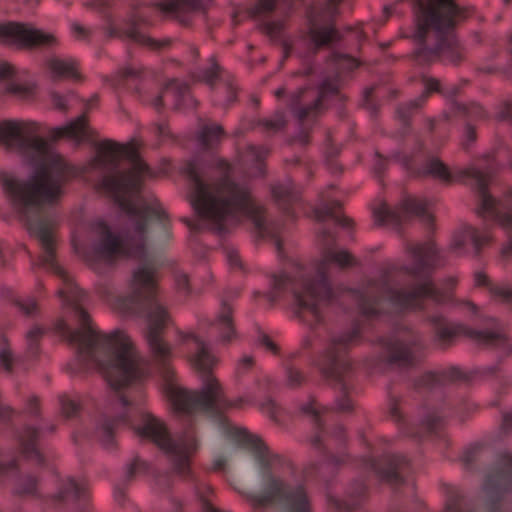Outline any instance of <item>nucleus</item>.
<instances>
[{"label":"nucleus","mask_w":512,"mask_h":512,"mask_svg":"<svg viewBox=\"0 0 512 512\" xmlns=\"http://www.w3.org/2000/svg\"><path fill=\"white\" fill-rule=\"evenodd\" d=\"M106 36L109 39L112 38H120V39H129L132 42L147 47L152 51H159L162 49L169 48L172 45V40L170 38H165L162 40H156L148 35L141 33L136 27H131L125 31H120L113 27L112 25L106 28Z\"/></svg>","instance_id":"17"},{"label":"nucleus","mask_w":512,"mask_h":512,"mask_svg":"<svg viewBox=\"0 0 512 512\" xmlns=\"http://www.w3.org/2000/svg\"><path fill=\"white\" fill-rule=\"evenodd\" d=\"M333 292L325 279H321L316 283L308 285L303 293H296V301L299 306L297 314L305 318V313H310L312 317L318 321L319 313L317 304L330 301Z\"/></svg>","instance_id":"14"},{"label":"nucleus","mask_w":512,"mask_h":512,"mask_svg":"<svg viewBox=\"0 0 512 512\" xmlns=\"http://www.w3.org/2000/svg\"><path fill=\"white\" fill-rule=\"evenodd\" d=\"M16 306L26 316H34L38 313L39 307L34 298L15 301Z\"/></svg>","instance_id":"49"},{"label":"nucleus","mask_w":512,"mask_h":512,"mask_svg":"<svg viewBox=\"0 0 512 512\" xmlns=\"http://www.w3.org/2000/svg\"><path fill=\"white\" fill-rule=\"evenodd\" d=\"M302 410H303L304 413L311 415L313 417V419L315 420V422L319 424L320 411L315 409L311 404L307 405V406H304L302 408Z\"/></svg>","instance_id":"64"},{"label":"nucleus","mask_w":512,"mask_h":512,"mask_svg":"<svg viewBox=\"0 0 512 512\" xmlns=\"http://www.w3.org/2000/svg\"><path fill=\"white\" fill-rule=\"evenodd\" d=\"M341 204L338 201H334L330 203L328 206L322 209H316L314 211L315 218L318 221H324L327 218L334 219L335 223L341 226H349L351 220L347 217L341 216L338 212L340 210Z\"/></svg>","instance_id":"35"},{"label":"nucleus","mask_w":512,"mask_h":512,"mask_svg":"<svg viewBox=\"0 0 512 512\" xmlns=\"http://www.w3.org/2000/svg\"><path fill=\"white\" fill-rule=\"evenodd\" d=\"M351 297H353L358 302L360 311L363 315L372 316L378 312L375 303H370L369 300L366 299V297L363 295L353 293Z\"/></svg>","instance_id":"47"},{"label":"nucleus","mask_w":512,"mask_h":512,"mask_svg":"<svg viewBox=\"0 0 512 512\" xmlns=\"http://www.w3.org/2000/svg\"><path fill=\"white\" fill-rule=\"evenodd\" d=\"M489 291L493 297L498 298L503 302H512V288L490 286Z\"/></svg>","instance_id":"50"},{"label":"nucleus","mask_w":512,"mask_h":512,"mask_svg":"<svg viewBox=\"0 0 512 512\" xmlns=\"http://www.w3.org/2000/svg\"><path fill=\"white\" fill-rule=\"evenodd\" d=\"M248 402V400L244 397H238L236 398L235 400H229L227 397H226V403L227 405H223L222 408H221V413L222 412H225V411H228L230 409H233V408H242L244 406V404H246Z\"/></svg>","instance_id":"57"},{"label":"nucleus","mask_w":512,"mask_h":512,"mask_svg":"<svg viewBox=\"0 0 512 512\" xmlns=\"http://www.w3.org/2000/svg\"><path fill=\"white\" fill-rule=\"evenodd\" d=\"M215 168L220 177L205 183L193 163H188L185 173L189 180L190 202L196 213L215 223L223 222L228 216L241 212L248 216L261 233L265 230L266 209L258 204L248 186L231 178L233 168L225 159H217Z\"/></svg>","instance_id":"2"},{"label":"nucleus","mask_w":512,"mask_h":512,"mask_svg":"<svg viewBox=\"0 0 512 512\" xmlns=\"http://www.w3.org/2000/svg\"><path fill=\"white\" fill-rule=\"evenodd\" d=\"M478 451L476 449L468 450L463 457L465 465H470L472 462L477 460Z\"/></svg>","instance_id":"63"},{"label":"nucleus","mask_w":512,"mask_h":512,"mask_svg":"<svg viewBox=\"0 0 512 512\" xmlns=\"http://www.w3.org/2000/svg\"><path fill=\"white\" fill-rule=\"evenodd\" d=\"M423 175H429L444 183L452 182V175L448 167L438 158H433L427 162Z\"/></svg>","instance_id":"37"},{"label":"nucleus","mask_w":512,"mask_h":512,"mask_svg":"<svg viewBox=\"0 0 512 512\" xmlns=\"http://www.w3.org/2000/svg\"><path fill=\"white\" fill-rule=\"evenodd\" d=\"M498 221L502 227L511 230L510 241L501 250V255L504 258L509 257L512 254V214H502L498 216Z\"/></svg>","instance_id":"44"},{"label":"nucleus","mask_w":512,"mask_h":512,"mask_svg":"<svg viewBox=\"0 0 512 512\" xmlns=\"http://www.w3.org/2000/svg\"><path fill=\"white\" fill-rule=\"evenodd\" d=\"M131 298L135 301H150L156 299L159 293V273L153 264L137 267L129 282Z\"/></svg>","instance_id":"12"},{"label":"nucleus","mask_w":512,"mask_h":512,"mask_svg":"<svg viewBox=\"0 0 512 512\" xmlns=\"http://www.w3.org/2000/svg\"><path fill=\"white\" fill-rule=\"evenodd\" d=\"M255 457L261 469L262 494L250 498L253 507H266L285 498L291 512H311L306 491L302 486L287 494L285 483L270 472V467L278 459L277 455L271 454L268 448L261 444L256 447Z\"/></svg>","instance_id":"6"},{"label":"nucleus","mask_w":512,"mask_h":512,"mask_svg":"<svg viewBox=\"0 0 512 512\" xmlns=\"http://www.w3.org/2000/svg\"><path fill=\"white\" fill-rule=\"evenodd\" d=\"M37 437L38 431L35 428H25L20 438L21 451L26 458L35 461L37 464H43L44 457L35 446Z\"/></svg>","instance_id":"29"},{"label":"nucleus","mask_w":512,"mask_h":512,"mask_svg":"<svg viewBox=\"0 0 512 512\" xmlns=\"http://www.w3.org/2000/svg\"><path fill=\"white\" fill-rule=\"evenodd\" d=\"M304 376L301 371L295 368L288 369V384L291 387L300 386L304 382Z\"/></svg>","instance_id":"54"},{"label":"nucleus","mask_w":512,"mask_h":512,"mask_svg":"<svg viewBox=\"0 0 512 512\" xmlns=\"http://www.w3.org/2000/svg\"><path fill=\"white\" fill-rule=\"evenodd\" d=\"M164 331H147L146 339L154 358L164 362L171 357V347L163 338Z\"/></svg>","instance_id":"30"},{"label":"nucleus","mask_w":512,"mask_h":512,"mask_svg":"<svg viewBox=\"0 0 512 512\" xmlns=\"http://www.w3.org/2000/svg\"><path fill=\"white\" fill-rule=\"evenodd\" d=\"M272 196L275 200H285L290 197L291 190L284 185H274L271 188Z\"/></svg>","instance_id":"56"},{"label":"nucleus","mask_w":512,"mask_h":512,"mask_svg":"<svg viewBox=\"0 0 512 512\" xmlns=\"http://www.w3.org/2000/svg\"><path fill=\"white\" fill-rule=\"evenodd\" d=\"M143 421V426L137 428L136 433L151 440L162 451H172L174 442L165 423L152 415H146Z\"/></svg>","instance_id":"16"},{"label":"nucleus","mask_w":512,"mask_h":512,"mask_svg":"<svg viewBox=\"0 0 512 512\" xmlns=\"http://www.w3.org/2000/svg\"><path fill=\"white\" fill-rule=\"evenodd\" d=\"M1 341L3 347L0 350V364L4 367L6 371L11 372L13 365V353L9 347L7 338L2 337Z\"/></svg>","instance_id":"46"},{"label":"nucleus","mask_w":512,"mask_h":512,"mask_svg":"<svg viewBox=\"0 0 512 512\" xmlns=\"http://www.w3.org/2000/svg\"><path fill=\"white\" fill-rule=\"evenodd\" d=\"M306 93V90H300L292 98L291 109L295 112L299 121H304L306 118L316 115L323 103L324 93L321 92L311 104L299 107Z\"/></svg>","instance_id":"27"},{"label":"nucleus","mask_w":512,"mask_h":512,"mask_svg":"<svg viewBox=\"0 0 512 512\" xmlns=\"http://www.w3.org/2000/svg\"><path fill=\"white\" fill-rule=\"evenodd\" d=\"M407 250L417 264V267L410 271L412 274L419 273L424 267L426 261L435 254V246L432 242L425 244H410L407 246Z\"/></svg>","instance_id":"32"},{"label":"nucleus","mask_w":512,"mask_h":512,"mask_svg":"<svg viewBox=\"0 0 512 512\" xmlns=\"http://www.w3.org/2000/svg\"><path fill=\"white\" fill-rule=\"evenodd\" d=\"M37 482L33 477H26L19 486V493L33 494L36 491Z\"/></svg>","instance_id":"55"},{"label":"nucleus","mask_w":512,"mask_h":512,"mask_svg":"<svg viewBox=\"0 0 512 512\" xmlns=\"http://www.w3.org/2000/svg\"><path fill=\"white\" fill-rule=\"evenodd\" d=\"M265 133L275 134L283 131L287 126V119L284 112H276L271 118L262 119L258 122Z\"/></svg>","instance_id":"38"},{"label":"nucleus","mask_w":512,"mask_h":512,"mask_svg":"<svg viewBox=\"0 0 512 512\" xmlns=\"http://www.w3.org/2000/svg\"><path fill=\"white\" fill-rule=\"evenodd\" d=\"M24 146L43 155L42 163L26 181H20L8 173L1 172V186L17 210L20 220L30 234L41 242L44 249L43 263L50 265L51 270L66 283V288L59 290V296H75L81 299L84 293L70 282L67 273L55 262V239L51 225L31 220V216L39 219L42 206L53 205L61 198L62 187L67 181V165L60 155L49 151L47 141L41 137H25Z\"/></svg>","instance_id":"1"},{"label":"nucleus","mask_w":512,"mask_h":512,"mask_svg":"<svg viewBox=\"0 0 512 512\" xmlns=\"http://www.w3.org/2000/svg\"><path fill=\"white\" fill-rule=\"evenodd\" d=\"M224 135L225 132L222 126L216 124L206 125L202 127L198 138L201 145L204 148L209 149L217 146Z\"/></svg>","instance_id":"33"},{"label":"nucleus","mask_w":512,"mask_h":512,"mask_svg":"<svg viewBox=\"0 0 512 512\" xmlns=\"http://www.w3.org/2000/svg\"><path fill=\"white\" fill-rule=\"evenodd\" d=\"M464 174L473 178L476 182V187L481 199L480 207L477 210L478 215L482 216L486 212H493L496 206V200L487 191L489 177L477 169H467L464 171Z\"/></svg>","instance_id":"21"},{"label":"nucleus","mask_w":512,"mask_h":512,"mask_svg":"<svg viewBox=\"0 0 512 512\" xmlns=\"http://www.w3.org/2000/svg\"><path fill=\"white\" fill-rule=\"evenodd\" d=\"M88 134V118L85 114L80 115L69 124L57 128L54 131V138L69 137L77 141H81L87 137Z\"/></svg>","instance_id":"25"},{"label":"nucleus","mask_w":512,"mask_h":512,"mask_svg":"<svg viewBox=\"0 0 512 512\" xmlns=\"http://www.w3.org/2000/svg\"><path fill=\"white\" fill-rule=\"evenodd\" d=\"M141 74H142V70L141 69H135V68L130 67V66H127V67L123 68L120 71V75L123 78H129V77L136 78V77H139Z\"/></svg>","instance_id":"61"},{"label":"nucleus","mask_w":512,"mask_h":512,"mask_svg":"<svg viewBox=\"0 0 512 512\" xmlns=\"http://www.w3.org/2000/svg\"><path fill=\"white\" fill-rule=\"evenodd\" d=\"M47 68L52 73L54 79L72 78L80 79V73L73 61H66L59 58H51L46 62Z\"/></svg>","instance_id":"31"},{"label":"nucleus","mask_w":512,"mask_h":512,"mask_svg":"<svg viewBox=\"0 0 512 512\" xmlns=\"http://www.w3.org/2000/svg\"><path fill=\"white\" fill-rule=\"evenodd\" d=\"M377 225L398 226L408 222L413 216L422 217L428 223H433L432 215L426 213V203L414 197H405L395 209L391 210L385 203L373 210Z\"/></svg>","instance_id":"10"},{"label":"nucleus","mask_w":512,"mask_h":512,"mask_svg":"<svg viewBox=\"0 0 512 512\" xmlns=\"http://www.w3.org/2000/svg\"><path fill=\"white\" fill-rule=\"evenodd\" d=\"M277 0H258L256 4L247 10L250 17H257L271 13L276 5Z\"/></svg>","instance_id":"43"},{"label":"nucleus","mask_w":512,"mask_h":512,"mask_svg":"<svg viewBox=\"0 0 512 512\" xmlns=\"http://www.w3.org/2000/svg\"><path fill=\"white\" fill-rule=\"evenodd\" d=\"M6 91L8 93L24 97L32 93L33 87L21 84H10L7 86Z\"/></svg>","instance_id":"52"},{"label":"nucleus","mask_w":512,"mask_h":512,"mask_svg":"<svg viewBox=\"0 0 512 512\" xmlns=\"http://www.w3.org/2000/svg\"><path fill=\"white\" fill-rule=\"evenodd\" d=\"M464 335L482 345H503L508 341L506 334L494 331H476L463 325L456 324L451 326L439 327L436 331V337L439 343L446 347L454 338Z\"/></svg>","instance_id":"13"},{"label":"nucleus","mask_w":512,"mask_h":512,"mask_svg":"<svg viewBox=\"0 0 512 512\" xmlns=\"http://www.w3.org/2000/svg\"><path fill=\"white\" fill-rule=\"evenodd\" d=\"M15 413V410L11 406L3 404L0 401V421L8 422L12 420Z\"/></svg>","instance_id":"58"},{"label":"nucleus","mask_w":512,"mask_h":512,"mask_svg":"<svg viewBox=\"0 0 512 512\" xmlns=\"http://www.w3.org/2000/svg\"><path fill=\"white\" fill-rule=\"evenodd\" d=\"M81 410V406L78 402L68 398H61V411L64 417L73 418L76 417Z\"/></svg>","instance_id":"45"},{"label":"nucleus","mask_w":512,"mask_h":512,"mask_svg":"<svg viewBox=\"0 0 512 512\" xmlns=\"http://www.w3.org/2000/svg\"><path fill=\"white\" fill-rule=\"evenodd\" d=\"M164 452L167 455H169L170 460L174 466V469L178 474H180L182 476H186L189 474V471H190L189 456L183 447L174 443L172 451H164Z\"/></svg>","instance_id":"34"},{"label":"nucleus","mask_w":512,"mask_h":512,"mask_svg":"<svg viewBox=\"0 0 512 512\" xmlns=\"http://www.w3.org/2000/svg\"><path fill=\"white\" fill-rule=\"evenodd\" d=\"M221 66L218 64L215 57L210 58V67L202 72L198 77V81L205 82L210 86H214L215 82L219 79L221 74Z\"/></svg>","instance_id":"41"},{"label":"nucleus","mask_w":512,"mask_h":512,"mask_svg":"<svg viewBox=\"0 0 512 512\" xmlns=\"http://www.w3.org/2000/svg\"><path fill=\"white\" fill-rule=\"evenodd\" d=\"M0 38L3 44H15L18 48L27 50L51 48L58 44L54 34L16 22L0 24Z\"/></svg>","instance_id":"9"},{"label":"nucleus","mask_w":512,"mask_h":512,"mask_svg":"<svg viewBox=\"0 0 512 512\" xmlns=\"http://www.w3.org/2000/svg\"><path fill=\"white\" fill-rule=\"evenodd\" d=\"M177 290L185 293L186 295L190 294V281L189 277L184 273H178L175 278Z\"/></svg>","instance_id":"53"},{"label":"nucleus","mask_w":512,"mask_h":512,"mask_svg":"<svg viewBox=\"0 0 512 512\" xmlns=\"http://www.w3.org/2000/svg\"><path fill=\"white\" fill-rule=\"evenodd\" d=\"M14 74L15 69L11 64L7 62L0 64V81L10 79L14 76Z\"/></svg>","instance_id":"59"},{"label":"nucleus","mask_w":512,"mask_h":512,"mask_svg":"<svg viewBox=\"0 0 512 512\" xmlns=\"http://www.w3.org/2000/svg\"><path fill=\"white\" fill-rule=\"evenodd\" d=\"M216 324L220 330V337L223 342L229 343L236 338L237 333L233 321V308L227 302H222Z\"/></svg>","instance_id":"24"},{"label":"nucleus","mask_w":512,"mask_h":512,"mask_svg":"<svg viewBox=\"0 0 512 512\" xmlns=\"http://www.w3.org/2000/svg\"><path fill=\"white\" fill-rule=\"evenodd\" d=\"M186 338L192 339L197 345V351L191 357L190 362L200 378L202 379L207 374H214L213 370L218 364V359L211 353L206 343L194 334H189Z\"/></svg>","instance_id":"19"},{"label":"nucleus","mask_w":512,"mask_h":512,"mask_svg":"<svg viewBox=\"0 0 512 512\" xmlns=\"http://www.w3.org/2000/svg\"><path fill=\"white\" fill-rule=\"evenodd\" d=\"M330 506L333 510L336 512H346V511H352L354 507H348L346 505H342L339 501L329 497L328 498Z\"/></svg>","instance_id":"62"},{"label":"nucleus","mask_w":512,"mask_h":512,"mask_svg":"<svg viewBox=\"0 0 512 512\" xmlns=\"http://www.w3.org/2000/svg\"><path fill=\"white\" fill-rule=\"evenodd\" d=\"M260 343L265 346L268 350L276 354L278 352L277 345L272 341V339L267 334H262L259 339Z\"/></svg>","instance_id":"60"},{"label":"nucleus","mask_w":512,"mask_h":512,"mask_svg":"<svg viewBox=\"0 0 512 512\" xmlns=\"http://www.w3.org/2000/svg\"><path fill=\"white\" fill-rule=\"evenodd\" d=\"M25 413L36 418L40 417L41 403L37 396H31L28 398Z\"/></svg>","instance_id":"51"},{"label":"nucleus","mask_w":512,"mask_h":512,"mask_svg":"<svg viewBox=\"0 0 512 512\" xmlns=\"http://www.w3.org/2000/svg\"><path fill=\"white\" fill-rule=\"evenodd\" d=\"M120 161L118 143L113 141H103L97 147V153L93 160L96 167H106L108 165L117 166Z\"/></svg>","instance_id":"28"},{"label":"nucleus","mask_w":512,"mask_h":512,"mask_svg":"<svg viewBox=\"0 0 512 512\" xmlns=\"http://www.w3.org/2000/svg\"><path fill=\"white\" fill-rule=\"evenodd\" d=\"M164 91H171L176 97L182 98L189 92V85L176 79L167 82L163 88Z\"/></svg>","instance_id":"48"},{"label":"nucleus","mask_w":512,"mask_h":512,"mask_svg":"<svg viewBox=\"0 0 512 512\" xmlns=\"http://www.w3.org/2000/svg\"><path fill=\"white\" fill-rule=\"evenodd\" d=\"M152 7L165 15L172 16L187 25L186 15L204 9L202 0H166L155 3Z\"/></svg>","instance_id":"18"},{"label":"nucleus","mask_w":512,"mask_h":512,"mask_svg":"<svg viewBox=\"0 0 512 512\" xmlns=\"http://www.w3.org/2000/svg\"><path fill=\"white\" fill-rule=\"evenodd\" d=\"M426 298H430L436 303H444L451 299V294L436 288L432 281L427 280L410 291L397 290L390 295L392 304L400 309L422 308Z\"/></svg>","instance_id":"11"},{"label":"nucleus","mask_w":512,"mask_h":512,"mask_svg":"<svg viewBox=\"0 0 512 512\" xmlns=\"http://www.w3.org/2000/svg\"><path fill=\"white\" fill-rule=\"evenodd\" d=\"M388 361L399 365H407L412 363L413 356L410 349L402 343L395 342L387 346Z\"/></svg>","instance_id":"36"},{"label":"nucleus","mask_w":512,"mask_h":512,"mask_svg":"<svg viewBox=\"0 0 512 512\" xmlns=\"http://www.w3.org/2000/svg\"><path fill=\"white\" fill-rule=\"evenodd\" d=\"M29 123L7 120L0 123V142L8 149L23 148Z\"/></svg>","instance_id":"20"},{"label":"nucleus","mask_w":512,"mask_h":512,"mask_svg":"<svg viewBox=\"0 0 512 512\" xmlns=\"http://www.w3.org/2000/svg\"><path fill=\"white\" fill-rule=\"evenodd\" d=\"M422 82L424 84V91L418 101H413L408 105L409 109L419 108L423 102L429 97L431 93L440 92L441 85L440 81L433 77L422 76Z\"/></svg>","instance_id":"39"},{"label":"nucleus","mask_w":512,"mask_h":512,"mask_svg":"<svg viewBox=\"0 0 512 512\" xmlns=\"http://www.w3.org/2000/svg\"><path fill=\"white\" fill-rule=\"evenodd\" d=\"M325 259L326 261L337 263L342 268L354 266L356 264L355 258L352 254L345 250L339 252H328Z\"/></svg>","instance_id":"42"},{"label":"nucleus","mask_w":512,"mask_h":512,"mask_svg":"<svg viewBox=\"0 0 512 512\" xmlns=\"http://www.w3.org/2000/svg\"><path fill=\"white\" fill-rule=\"evenodd\" d=\"M462 237H463V240H461V241L455 240L454 241L453 247L461 248L464 244L465 238H470L475 246L477 253H479L481 246L488 244L490 241L489 236H487V235L479 236L477 230L472 227H466L463 230Z\"/></svg>","instance_id":"40"},{"label":"nucleus","mask_w":512,"mask_h":512,"mask_svg":"<svg viewBox=\"0 0 512 512\" xmlns=\"http://www.w3.org/2000/svg\"><path fill=\"white\" fill-rule=\"evenodd\" d=\"M120 159L125 157L132 163V168L126 171L113 170L103 176L100 188L109 193L119 207L129 215H140L144 219L137 221L136 231L144 233L146 231V221L155 217L160 221H168V215L163 210L145 208L138 210L126 195L138 192L141 188V174L147 172L148 165L140 158L138 147L134 142L127 144L118 143Z\"/></svg>","instance_id":"5"},{"label":"nucleus","mask_w":512,"mask_h":512,"mask_svg":"<svg viewBox=\"0 0 512 512\" xmlns=\"http://www.w3.org/2000/svg\"><path fill=\"white\" fill-rule=\"evenodd\" d=\"M168 396L174 409L185 413H221L222 406L227 405L225 388L215 374L204 376L198 390L171 387Z\"/></svg>","instance_id":"7"},{"label":"nucleus","mask_w":512,"mask_h":512,"mask_svg":"<svg viewBox=\"0 0 512 512\" xmlns=\"http://www.w3.org/2000/svg\"><path fill=\"white\" fill-rule=\"evenodd\" d=\"M414 30L411 39L420 48L413 53L420 65H429L437 60L460 63L463 50L448 35L472 15V10L460 5L457 0H413Z\"/></svg>","instance_id":"3"},{"label":"nucleus","mask_w":512,"mask_h":512,"mask_svg":"<svg viewBox=\"0 0 512 512\" xmlns=\"http://www.w3.org/2000/svg\"><path fill=\"white\" fill-rule=\"evenodd\" d=\"M309 36L316 48L329 46L342 40L340 32L333 25L320 27L312 24Z\"/></svg>","instance_id":"23"},{"label":"nucleus","mask_w":512,"mask_h":512,"mask_svg":"<svg viewBox=\"0 0 512 512\" xmlns=\"http://www.w3.org/2000/svg\"><path fill=\"white\" fill-rule=\"evenodd\" d=\"M147 302V331H164L167 323L170 321L167 308L155 299Z\"/></svg>","instance_id":"22"},{"label":"nucleus","mask_w":512,"mask_h":512,"mask_svg":"<svg viewBox=\"0 0 512 512\" xmlns=\"http://www.w3.org/2000/svg\"><path fill=\"white\" fill-rule=\"evenodd\" d=\"M94 231L99 238L95 253L100 260L111 262L119 255L124 254L122 240L112 234L109 227L104 222H97L94 225Z\"/></svg>","instance_id":"15"},{"label":"nucleus","mask_w":512,"mask_h":512,"mask_svg":"<svg viewBox=\"0 0 512 512\" xmlns=\"http://www.w3.org/2000/svg\"><path fill=\"white\" fill-rule=\"evenodd\" d=\"M73 311L79 321L80 328L77 331L67 333L68 341L78 344L80 353H90L98 345L106 346L113 352L115 359L113 363L103 367V373L114 389L123 388L132 381L143 377L144 369L141 367L133 344L126 334L115 331L109 335H100L92 329L90 325L91 318L86 310L75 303Z\"/></svg>","instance_id":"4"},{"label":"nucleus","mask_w":512,"mask_h":512,"mask_svg":"<svg viewBox=\"0 0 512 512\" xmlns=\"http://www.w3.org/2000/svg\"><path fill=\"white\" fill-rule=\"evenodd\" d=\"M512 491V454L499 455L496 466L483 485L482 512H502L501 500L504 494Z\"/></svg>","instance_id":"8"},{"label":"nucleus","mask_w":512,"mask_h":512,"mask_svg":"<svg viewBox=\"0 0 512 512\" xmlns=\"http://www.w3.org/2000/svg\"><path fill=\"white\" fill-rule=\"evenodd\" d=\"M87 491L88 485L85 480L77 482L74 479L69 478L63 484L59 493L53 497V499L56 502H73L77 499L84 497Z\"/></svg>","instance_id":"26"}]
</instances>
